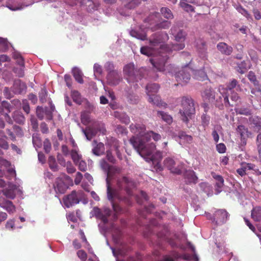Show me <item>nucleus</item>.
Instances as JSON below:
<instances>
[{"label":"nucleus","mask_w":261,"mask_h":261,"mask_svg":"<svg viewBox=\"0 0 261 261\" xmlns=\"http://www.w3.org/2000/svg\"><path fill=\"white\" fill-rule=\"evenodd\" d=\"M247 77L249 79V80L251 83H252L255 86H258L259 83L256 79V77L255 73L253 71H250L249 72L247 75Z\"/></svg>","instance_id":"obj_44"},{"label":"nucleus","mask_w":261,"mask_h":261,"mask_svg":"<svg viewBox=\"0 0 261 261\" xmlns=\"http://www.w3.org/2000/svg\"><path fill=\"white\" fill-rule=\"evenodd\" d=\"M48 165L50 169L53 171L58 170V166L56 163V159L53 156H50L48 158Z\"/></svg>","instance_id":"obj_40"},{"label":"nucleus","mask_w":261,"mask_h":261,"mask_svg":"<svg viewBox=\"0 0 261 261\" xmlns=\"http://www.w3.org/2000/svg\"><path fill=\"white\" fill-rule=\"evenodd\" d=\"M164 166L173 174L180 175L184 169L185 164L172 158H167L164 161Z\"/></svg>","instance_id":"obj_5"},{"label":"nucleus","mask_w":261,"mask_h":261,"mask_svg":"<svg viewBox=\"0 0 261 261\" xmlns=\"http://www.w3.org/2000/svg\"><path fill=\"white\" fill-rule=\"evenodd\" d=\"M24 85H21L20 81L15 82L12 87V91L14 94H20L22 92L23 87H24Z\"/></svg>","instance_id":"obj_37"},{"label":"nucleus","mask_w":261,"mask_h":261,"mask_svg":"<svg viewBox=\"0 0 261 261\" xmlns=\"http://www.w3.org/2000/svg\"><path fill=\"white\" fill-rule=\"evenodd\" d=\"M100 166L101 168L107 173V178L106 181L109 180V177L111 176V168L112 166L110 165L105 159H101L100 161ZM109 181V180H108ZM110 182V181H109Z\"/></svg>","instance_id":"obj_27"},{"label":"nucleus","mask_w":261,"mask_h":261,"mask_svg":"<svg viewBox=\"0 0 261 261\" xmlns=\"http://www.w3.org/2000/svg\"><path fill=\"white\" fill-rule=\"evenodd\" d=\"M141 53L147 56H150L153 53L152 49L148 46H143L140 49Z\"/></svg>","instance_id":"obj_50"},{"label":"nucleus","mask_w":261,"mask_h":261,"mask_svg":"<svg viewBox=\"0 0 261 261\" xmlns=\"http://www.w3.org/2000/svg\"><path fill=\"white\" fill-rule=\"evenodd\" d=\"M123 72L128 83L137 82L141 79L140 71L135 68L134 64L126 65L123 68Z\"/></svg>","instance_id":"obj_6"},{"label":"nucleus","mask_w":261,"mask_h":261,"mask_svg":"<svg viewBox=\"0 0 261 261\" xmlns=\"http://www.w3.org/2000/svg\"><path fill=\"white\" fill-rule=\"evenodd\" d=\"M107 78L109 83L112 85H117L122 80L121 74L117 71L108 73Z\"/></svg>","instance_id":"obj_17"},{"label":"nucleus","mask_w":261,"mask_h":261,"mask_svg":"<svg viewBox=\"0 0 261 261\" xmlns=\"http://www.w3.org/2000/svg\"><path fill=\"white\" fill-rule=\"evenodd\" d=\"M17 3V0H8L7 6L10 10H17L19 8Z\"/></svg>","instance_id":"obj_45"},{"label":"nucleus","mask_w":261,"mask_h":261,"mask_svg":"<svg viewBox=\"0 0 261 261\" xmlns=\"http://www.w3.org/2000/svg\"><path fill=\"white\" fill-rule=\"evenodd\" d=\"M166 60V57H163L162 58L158 57L154 59H150V61L153 66L156 69L157 71H162L164 70Z\"/></svg>","instance_id":"obj_14"},{"label":"nucleus","mask_w":261,"mask_h":261,"mask_svg":"<svg viewBox=\"0 0 261 261\" xmlns=\"http://www.w3.org/2000/svg\"><path fill=\"white\" fill-rule=\"evenodd\" d=\"M71 158L74 164H77L83 159L82 155L80 153L79 150L76 149H72L70 152Z\"/></svg>","instance_id":"obj_33"},{"label":"nucleus","mask_w":261,"mask_h":261,"mask_svg":"<svg viewBox=\"0 0 261 261\" xmlns=\"http://www.w3.org/2000/svg\"><path fill=\"white\" fill-rule=\"evenodd\" d=\"M24 68L22 67L20 68L15 67L13 69V71L18 77H22L24 75Z\"/></svg>","instance_id":"obj_55"},{"label":"nucleus","mask_w":261,"mask_h":261,"mask_svg":"<svg viewBox=\"0 0 261 261\" xmlns=\"http://www.w3.org/2000/svg\"><path fill=\"white\" fill-rule=\"evenodd\" d=\"M160 88V86L158 84H150L146 86V93L148 96L156 94Z\"/></svg>","instance_id":"obj_29"},{"label":"nucleus","mask_w":261,"mask_h":261,"mask_svg":"<svg viewBox=\"0 0 261 261\" xmlns=\"http://www.w3.org/2000/svg\"><path fill=\"white\" fill-rule=\"evenodd\" d=\"M72 73L74 78L77 82L80 84H83L84 83L83 73L79 68L74 67L72 70Z\"/></svg>","instance_id":"obj_31"},{"label":"nucleus","mask_w":261,"mask_h":261,"mask_svg":"<svg viewBox=\"0 0 261 261\" xmlns=\"http://www.w3.org/2000/svg\"><path fill=\"white\" fill-rule=\"evenodd\" d=\"M160 12L163 16L167 19H172L174 18L171 10L167 7H162L160 9Z\"/></svg>","instance_id":"obj_34"},{"label":"nucleus","mask_w":261,"mask_h":261,"mask_svg":"<svg viewBox=\"0 0 261 261\" xmlns=\"http://www.w3.org/2000/svg\"><path fill=\"white\" fill-rule=\"evenodd\" d=\"M157 116L168 124H171L173 122L172 117L163 111H158Z\"/></svg>","instance_id":"obj_32"},{"label":"nucleus","mask_w":261,"mask_h":261,"mask_svg":"<svg viewBox=\"0 0 261 261\" xmlns=\"http://www.w3.org/2000/svg\"><path fill=\"white\" fill-rule=\"evenodd\" d=\"M201 66H193V73L194 74L195 78L200 81H204L207 78V75L203 71V65L201 63Z\"/></svg>","instance_id":"obj_18"},{"label":"nucleus","mask_w":261,"mask_h":261,"mask_svg":"<svg viewBox=\"0 0 261 261\" xmlns=\"http://www.w3.org/2000/svg\"><path fill=\"white\" fill-rule=\"evenodd\" d=\"M44 114L46 116V118L48 120H51L53 119V112L51 110H49L48 108H45L44 109Z\"/></svg>","instance_id":"obj_63"},{"label":"nucleus","mask_w":261,"mask_h":261,"mask_svg":"<svg viewBox=\"0 0 261 261\" xmlns=\"http://www.w3.org/2000/svg\"><path fill=\"white\" fill-rule=\"evenodd\" d=\"M106 158L107 160L112 164H115L116 160L114 156L113 155L112 151L108 150L106 151Z\"/></svg>","instance_id":"obj_56"},{"label":"nucleus","mask_w":261,"mask_h":261,"mask_svg":"<svg viewBox=\"0 0 261 261\" xmlns=\"http://www.w3.org/2000/svg\"><path fill=\"white\" fill-rule=\"evenodd\" d=\"M203 98L208 101H213L215 99V92L212 89H205L202 94Z\"/></svg>","instance_id":"obj_30"},{"label":"nucleus","mask_w":261,"mask_h":261,"mask_svg":"<svg viewBox=\"0 0 261 261\" xmlns=\"http://www.w3.org/2000/svg\"><path fill=\"white\" fill-rule=\"evenodd\" d=\"M112 143L111 144V147L112 148H114L115 151L119 150V148L120 147V143L118 140L116 139H112Z\"/></svg>","instance_id":"obj_59"},{"label":"nucleus","mask_w":261,"mask_h":261,"mask_svg":"<svg viewBox=\"0 0 261 261\" xmlns=\"http://www.w3.org/2000/svg\"><path fill=\"white\" fill-rule=\"evenodd\" d=\"M176 28L173 27L170 29V34L174 36L175 39L177 42H182L185 40L187 36L186 33L183 30H179L177 34H175Z\"/></svg>","instance_id":"obj_24"},{"label":"nucleus","mask_w":261,"mask_h":261,"mask_svg":"<svg viewBox=\"0 0 261 261\" xmlns=\"http://www.w3.org/2000/svg\"><path fill=\"white\" fill-rule=\"evenodd\" d=\"M129 129L132 133L140 137L133 136L129 139L130 143L147 161H153L154 158L152 153L156 149V145L154 143L149 142L151 140V138L156 142L161 140V135L151 130L145 133L146 126L143 124L132 123L129 126Z\"/></svg>","instance_id":"obj_1"},{"label":"nucleus","mask_w":261,"mask_h":261,"mask_svg":"<svg viewBox=\"0 0 261 261\" xmlns=\"http://www.w3.org/2000/svg\"><path fill=\"white\" fill-rule=\"evenodd\" d=\"M216 149L218 152L223 153L225 152L226 148L224 144L219 143L216 145Z\"/></svg>","instance_id":"obj_62"},{"label":"nucleus","mask_w":261,"mask_h":261,"mask_svg":"<svg viewBox=\"0 0 261 261\" xmlns=\"http://www.w3.org/2000/svg\"><path fill=\"white\" fill-rule=\"evenodd\" d=\"M126 98L129 103L135 104L138 102V96L136 95L133 93H128L126 95Z\"/></svg>","instance_id":"obj_43"},{"label":"nucleus","mask_w":261,"mask_h":261,"mask_svg":"<svg viewBox=\"0 0 261 261\" xmlns=\"http://www.w3.org/2000/svg\"><path fill=\"white\" fill-rule=\"evenodd\" d=\"M83 132L87 139L90 140L96 134V131L91 127H88Z\"/></svg>","instance_id":"obj_38"},{"label":"nucleus","mask_w":261,"mask_h":261,"mask_svg":"<svg viewBox=\"0 0 261 261\" xmlns=\"http://www.w3.org/2000/svg\"><path fill=\"white\" fill-rule=\"evenodd\" d=\"M148 100L150 103H152L159 107L166 108L167 106V104L162 101L160 96L155 94L152 95H150Z\"/></svg>","instance_id":"obj_25"},{"label":"nucleus","mask_w":261,"mask_h":261,"mask_svg":"<svg viewBox=\"0 0 261 261\" xmlns=\"http://www.w3.org/2000/svg\"><path fill=\"white\" fill-rule=\"evenodd\" d=\"M237 113L240 115L245 116H250L251 115V111L248 108H241L236 111Z\"/></svg>","instance_id":"obj_54"},{"label":"nucleus","mask_w":261,"mask_h":261,"mask_svg":"<svg viewBox=\"0 0 261 261\" xmlns=\"http://www.w3.org/2000/svg\"><path fill=\"white\" fill-rule=\"evenodd\" d=\"M0 206L6 210L9 214L14 213L16 211L15 206L13 202L5 198L0 200Z\"/></svg>","instance_id":"obj_19"},{"label":"nucleus","mask_w":261,"mask_h":261,"mask_svg":"<svg viewBox=\"0 0 261 261\" xmlns=\"http://www.w3.org/2000/svg\"><path fill=\"white\" fill-rule=\"evenodd\" d=\"M168 39V34L163 32H159L153 34L149 39L150 44L155 46Z\"/></svg>","instance_id":"obj_12"},{"label":"nucleus","mask_w":261,"mask_h":261,"mask_svg":"<svg viewBox=\"0 0 261 261\" xmlns=\"http://www.w3.org/2000/svg\"><path fill=\"white\" fill-rule=\"evenodd\" d=\"M51 148V145L48 139H45L43 142V149L47 153H49Z\"/></svg>","instance_id":"obj_53"},{"label":"nucleus","mask_w":261,"mask_h":261,"mask_svg":"<svg viewBox=\"0 0 261 261\" xmlns=\"http://www.w3.org/2000/svg\"><path fill=\"white\" fill-rule=\"evenodd\" d=\"M107 194L108 199L111 201L113 210L116 213H121L123 210L119 205L114 202L115 198L117 199L119 201H124L127 205H130L131 203L129 197L125 196L123 197L117 191L114 190L113 188H111L108 180H107Z\"/></svg>","instance_id":"obj_3"},{"label":"nucleus","mask_w":261,"mask_h":261,"mask_svg":"<svg viewBox=\"0 0 261 261\" xmlns=\"http://www.w3.org/2000/svg\"><path fill=\"white\" fill-rule=\"evenodd\" d=\"M171 23L170 21L163 20L160 23H157L154 28V30L156 31L159 29H167L171 26Z\"/></svg>","instance_id":"obj_35"},{"label":"nucleus","mask_w":261,"mask_h":261,"mask_svg":"<svg viewBox=\"0 0 261 261\" xmlns=\"http://www.w3.org/2000/svg\"><path fill=\"white\" fill-rule=\"evenodd\" d=\"M250 124L252 125L256 132H261V118L258 116L251 117L249 119Z\"/></svg>","instance_id":"obj_26"},{"label":"nucleus","mask_w":261,"mask_h":261,"mask_svg":"<svg viewBox=\"0 0 261 261\" xmlns=\"http://www.w3.org/2000/svg\"><path fill=\"white\" fill-rule=\"evenodd\" d=\"M82 192L72 191L70 194L66 195L63 198V201L67 207H70L79 203L80 201V196Z\"/></svg>","instance_id":"obj_9"},{"label":"nucleus","mask_w":261,"mask_h":261,"mask_svg":"<svg viewBox=\"0 0 261 261\" xmlns=\"http://www.w3.org/2000/svg\"><path fill=\"white\" fill-rule=\"evenodd\" d=\"M180 6L186 11L187 12H194L195 8L192 5L188 4L185 2H180Z\"/></svg>","instance_id":"obj_46"},{"label":"nucleus","mask_w":261,"mask_h":261,"mask_svg":"<svg viewBox=\"0 0 261 261\" xmlns=\"http://www.w3.org/2000/svg\"><path fill=\"white\" fill-rule=\"evenodd\" d=\"M229 214L225 209H218L214 213L213 222L217 224H223L226 222Z\"/></svg>","instance_id":"obj_10"},{"label":"nucleus","mask_w":261,"mask_h":261,"mask_svg":"<svg viewBox=\"0 0 261 261\" xmlns=\"http://www.w3.org/2000/svg\"><path fill=\"white\" fill-rule=\"evenodd\" d=\"M17 186L14 185H9L8 188L3 190L2 193L7 198L14 199L16 197Z\"/></svg>","instance_id":"obj_22"},{"label":"nucleus","mask_w":261,"mask_h":261,"mask_svg":"<svg viewBox=\"0 0 261 261\" xmlns=\"http://www.w3.org/2000/svg\"><path fill=\"white\" fill-rule=\"evenodd\" d=\"M130 35L133 37H136L142 40H147L146 34L144 32H140L135 30H132L130 32Z\"/></svg>","instance_id":"obj_39"},{"label":"nucleus","mask_w":261,"mask_h":261,"mask_svg":"<svg viewBox=\"0 0 261 261\" xmlns=\"http://www.w3.org/2000/svg\"><path fill=\"white\" fill-rule=\"evenodd\" d=\"M251 218L256 222L261 221V206H258L253 208L251 211Z\"/></svg>","instance_id":"obj_28"},{"label":"nucleus","mask_w":261,"mask_h":261,"mask_svg":"<svg viewBox=\"0 0 261 261\" xmlns=\"http://www.w3.org/2000/svg\"><path fill=\"white\" fill-rule=\"evenodd\" d=\"M54 187L56 192L60 194L64 193L68 188L67 185L60 178L56 179Z\"/></svg>","instance_id":"obj_21"},{"label":"nucleus","mask_w":261,"mask_h":261,"mask_svg":"<svg viewBox=\"0 0 261 261\" xmlns=\"http://www.w3.org/2000/svg\"><path fill=\"white\" fill-rule=\"evenodd\" d=\"M66 165H67V168H66L67 172L68 173L71 174V173H73L75 172L76 169L72 165V164L70 162H68L67 163Z\"/></svg>","instance_id":"obj_64"},{"label":"nucleus","mask_w":261,"mask_h":261,"mask_svg":"<svg viewBox=\"0 0 261 261\" xmlns=\"http://www.w3.org/2000/svg\"><path fill=\"white\" fill-rule=\"evenodd\" d=\"M13 119L16 123L19 124H23L25 122V117L22 113L18 112L14 113Z\"/></svg>","instance_id":"obj_41"},{"label":"nucleus","mask_w":261,"mask_h":261,"mask_svg":"<svg viewBox=\"0 0 261 261\" xmlns=\"http://www.w3.org/2000/svg\"><path fill=\"white\" fill-rule=\"evenodd\" d=\"M75 165L78 166L79 169L81 171L85 172L87 170V163L83 159L81 160L79 162L77 163V164Z\"/></svg>","instance_id":"obj_51"},{"label":"nucleus","mask_w":261,"mask_h":261,"mask_svg":"<svg viewBox=\"0 0 261 261\" xmlns=\"http://www.w3.org/2000/svg\"><path fill=\"white\" fill-rule=\"evenodd\" d=\"M181 106L182 109L179 110L181 119L187 124L195 113L194 100L190 97L184 96L181 98Z\"/></svg>","instance_id":"obj_2"},{"label":"nucleus","mask_w":261,"mask_h":261,"mask_svg":"<svg viewBox=\"0 0 261 261\" xmlns=\"http://www.w3.org/2000/svg\"><path fill=\"white\" fill-rule=\"evenodd\" d=\"M192 64V62L191 60L188 65L183 67L181 70L176 73L175 77L177 82L186 84L191 79L190 71L193 72Z\"/></svg>","instance_id":"obj_8"},{"label":"nucleus","mask_w":261,"mask_h":261,"mask_svg":"<svg viewBox=\"0 0 261 261\" xmlns=\"http://www.w3.org/2000/svg\"><path fill=\"white\" fill-rule=\"evenodd\" d=\"M185 182L187 185L196 184L198 181V177L195 172L192 170H186L184 174Z\"/></svg>","instance_id":"obj_15"},{"label":"nucleus","mask_w":261,"mask_h":261,"mask_svg":"<svg viewBox=\"0 0 261 261\" xmlns=\"http://www.w3.org/2000/svg\"><path fill=\"white\" fill-rule=\"evenodd\" d=\"M210 117L206 114H204L201 116V123L202 126L205 128L210 123Z\"/></svg>","instance_id":"obj_52"},{"label":"nucleus","mask_w":261,"mask_h":261,"mask_svg":"<svg viewBox=\"0 0 261 261\" xmlns=\"http://www.w3.org/2000/svg\"><path fill=\"white\" fill-rule=\"evenodd\" d=\"M6 139L7 136L5 135L3 137L0 138V147L4 150H8L9 147Z\"/></svg>","instance_id":"obj_48"},{"label":"nucleus","mask_w":261,"mask_h":261,"mask_svg":"<svg viewBox=\"0 0 261 261\" xmlns=\"http://www.w3.org/2000/svg\"><path fill=\"white\" fill-rule=\"evenodd\" d=\"M136 188L135 182L131 178L123 176L117 179L116 189H113L117 191L120 195L123 192L128 197L133 195V190Z\"/></svg>","instance_id":"obj_4"},{"label":"nucleus","mask_w":261,"mask_h":261,"mask_svg":"<svg viewBox=\"0 0 261 261\" xmlns=\"http://www.w3.org/2000/svg\"><path fill=\"white\" fill-rule=\"evenodd\" d=\"M105 69L108 72V73H110L113 72H115L117 70L114 69V65L112 62H107L104 66Z\"/></svg>","instance_id":"obj_49"},{"label":"nucleus","mask_w":261,"mask_h":261,"mask_svg":"<svg viewBox=\"0 0 261 261\" xmlns=\"http://www.w3.org/2000/svg\"><path fill=\"white\" fill-rule=\"evenodd\" d=\"M71 97L74 102L78 105L82 102V96L78 91L73 90L71 91Z\"/></svg>","instance_id":"obj_36"},{"label":"nucleus","mask_w":261,"mask_h":261,"mask_svg":"<svg viewBox=\"0 0 261 261\" xmlns=\"http://www.w3.org/2000/svg\"><path fill=\"white\" fill-rule=\"evenodd\" d=\"M94 216L100 219L104 224L108 222V218L111 215V211L108 208H105L102 211L97 207H94L93 209Z\"/></svg>","instance_id":"obj_11"},{"label":"nucleus","mask_w":261,"mask_h":261,"mask_svg":"<svg viewBox=\"0 0 261 261\" xmlns=\"http://www.w3.org/2000/svg\"><path fill=\"white\" fill-rule=\"evenodd\" d=\"M47 96V92L45 89H42L39 93V97L40 101L43 103L46 101V97Z\"/></svg>","instance_id":"obj_57"},{"label":"nucleus","mask_w":261,"mask_h":261,"mask_svg":"<svg viewBox=\"0 0 261 261\" xmlns=\"http://www.w3.org/2000/svg\"><path fill=\"white\" fill-rule=\"evenodd\" d=\"M81 119L82 123L85 125H88L90 121V117L89 114L87 112H83L81 115Z\"/></svg>","instance_id":"obj_42"},{"label":"nucleus","mask_w":261,"mask_h":261,"mask_svg":"<svg viewBox=\"0 0 261 261\" xmlns=\"http://www.w3.org/2000/svg\"><path fill=\"white\" fill-rule=\"evenodd\" d=\"M240 88V85H238V82L236 79H232L229 81L226 85V87L224 88L223 86H220L219 87V91L220 94L224 97V101L226 107L233 106V105L230 104L228 99V94L227 92L228 90L231 91L236 87Z\"/></svg>","instance_id":"obj_7"},{"label":"nucleus","mask_w":261,"mask_h":261,"mask_svg":"<svg viewBox=\"0 0 261 261\" xmlns=\"http://www.w3.org/2000/svg\"><path fill=\"white\" fill-rule=\"evenodd\" d=\"M120 119L122 123H124L125 124H127L130 122L129 117L125 113L121 114L120 116Z\"/></svg>","instance_id":"obj_60"},{"label":"nucleus","mask_w":261,"mask_h":261,"mask_svg":"<svg viewBox=\"0 0 261 261\" xmlns=\"http://www.w3.org/2000/svg\"><path fill=\"white\" fill-rule=\"evenodd\" d=\"M196 48L200 54V58L205 61L207 59V48L205 42L202 39H198L196 41Z\"/></svg>","instance_id":"obj_13"},{"label":"nucleus","mask_w":261,"mask_h":261,"mask_svg":"<svg viewBox=\"0 0 261 261\" xmlns=\"http://www.w3.org/2000/svg\"><path fill=\"white\" fill-rule=\"evenodd\" d=\"M237 131L240 136L242 143L246 145L247 139L251 135V133L248 130L247 127L243 125H239L237 128Z\"/></svg>","instance_id":"obj_16"},{"label":"nucleus","mask_w":261,"mask_h":261,"mask_svg":"<svg viewBox=\"0 0 261 261\" xmlns=\"http://www.w3.org/2000/svg\"><path fill=\"white\" fill-rule=\"evenodd\" d=\"M217 48L222 54L226 56L230 55L233 51V48L231 46L223 42L217 44Z\"/></svg>","instance_id":"obj_20"},{"label":"nucleus","mask_w":261,"mask_h":261,"mask_svg":"<svg viewBox=\"0 0 261 261\" xmlns=\"http://www.w3.org/2000/svg\"><path fill=\"white\" fill-rule=\"evenodd\" d=\"M77 256L82 260L85 261L87 258V254L83 250H80L77 252Z\"/></svg>","instance_id":"obj_58"},{"label":"nucleus","mask_w":261,"mask_h":261,"mask_svg":"<svg viewBox=\"0 0 261 261\" xmlns=\"http://www.w3.org/2000/svg\"><path fill=\"white\" fill-rule=\"evenodd\" d=\"M92 145L94 146L92 149V152L94 154L99 156L104 153L105 145L102 143H98L96 140H94Z\"/></svg>","instance_id":"obj_23"},{"label":"nucleus","mask_w":261,"mask_h":261,"mask_svg":"<svg viewBox=\"0 0 261 261\" xmlns=\"http://www.w3.org/2000/svg\"><path fill=\"white\" fill-rule=\"evenodd\" d=\"M179 137L187 143H191L193 140L191 136L187 135L185 133L182 132L179 134Z\"/></svg>","instance_id":"obj_47"},{"label":"nucleus","mask_w":261,"mask_h":261,"mask_svg":"<svg viewBox=\"0 0 261 261\" xmlns=\"http://www.w3.org/2000/svg\"><path fill=\"white\" fill-rule=\"evenodd\" d=\"M22 109L27 114L30 113V106L27 99H23L22 100Z\"/></svg>","instance_id":"obj_61"}]
</instances>
